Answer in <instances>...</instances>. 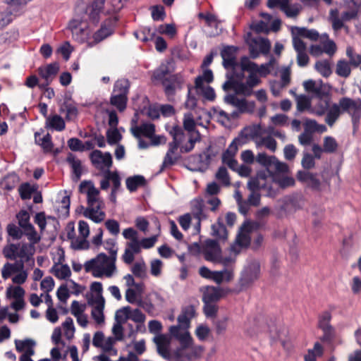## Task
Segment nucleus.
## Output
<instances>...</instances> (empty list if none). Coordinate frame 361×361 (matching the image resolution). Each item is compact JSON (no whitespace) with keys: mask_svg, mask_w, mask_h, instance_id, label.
Instances as JSON below:
<instances>
[{"mask_svg":"<svg viewBox=\"0 0 361 361\" xmlns=\"http://www.w3.org/2000/svg\"><path fill=\"white\" fill-rule=\"evenodd\" d=\"M92 343L95 347L101 348L104 351H110L115 344L113 337H105L102 331H97L93 336Z\"/></svg>","mask_w":361,"mask_h":361,"instance_id":"a878e982","label":"nucleus"},{"mask_svg":"<svg viewBox=\"0 0 361 361\" xmlns=\"http://www.w3.org/2000/svg\"><path fill=\"white\" fill-rule=\"evenodd\" d=\"M254 133L251 135L253 137H256L257 143L258 145H264L267 148H271V140L269 139V133L267 130L261 127V126H253Z\"/></svg>","mask_w":361,"mask_h":361,"instance_id":"f704fd0d","label":"nucleus"},{"mask_svg":"<svg viewBox=\"0 0 361 361\" xmlns=\"http://www.w3.org/2000/svg\"><path fill=\"white\" fill-rule=\"evenodd\" d=\"M88 303L92 307L91 311L92 318L98 326L103 325L105 322V317L104 314L105 300H102L100 298L97 300V301H88Z\"/></svg>","mask_w":361,"mask_h":361,"instance_id":"393cba45","label":"nucleus"},{"mask_svg":"<svg viewBox=\"0 0 361 361\" xmlns=\"http://www.w3.org/2000/svg\"><path fill=\"white\" fill-rule=\"evenodd\" d=\"M123 236L128 241L126 247L134 252L140 253L142 249L141 241L138 238V233L133 228H128L123 231Z\"/></svg>","mask_w":361,"mask_h":361,"instance_id":"4be33fe9","label":"nucleus"},{"mask_svg":"<svg viewBox=\"0 0 361 361\" xmlns=\"http://www.w3.org/2000/svg\"><path fill=\"white\" fill-rule=\"evenodd\" d=\"M19 265L16 264L6 263L1 271V276L4 279H8L13 274L18 271Z\"/></svg>","mask_w":361,"mask_h":361,"instance_id":"6e6d98bb","label":"nucleus"},{"mask_svg":"<svg viewBox=\"0 0 361 361\" xmlns=\"http://www.w3.org/2000/svg\"><path fill=\"white\" fill-rule=\"evenodd\" d=\"M106 177L109 180V183H112L113 185L114 188L112 193H114L121 185L120 176L116 171H110L108 170L106 171Z\"/></svg>","mask_w":361,"mask_h":361,"instance_id":"338daca9","label":"nucleus"},{"mask_svg":"<svg viewBox=\"0 0 361 361\" xmlns=\"http://www.w3.org/2000/svg\"><path fill=\"white\" fill-rule=\"evenodd\" d=\"M252 230V224L250 221H245L240 226L234 243L230 247V251L233 253L235 259L243 248L247 247L250 245V235Z\"/></svg>","mask_w":361,"mask_h":361,"instance_id":"1a4fd4ad","label":"nucleus"},{"mask_svg":"<svg viewBox=\"0 0 361 361\" xmlns=\"http://www.w3.org/2000/svg\"><path fill=\"white\" fill-rule=\"evenodd\" d=\"M36 142L41 145L46 152H50L53 149V144L51 141V136L47 134L42 138L37 139V134H35Z\"/></svg>","mask_w":361,"mask_h":361,"instance_id":"052dcab7","label":"nucleus"},{"mask_svg":"<svg viewBox=\"0 0 361 361\" xmlns=\"http://www.w3.org/2000/svg\"><path fill=\"white\" fill-rule=\"evenodd\" d=\"M130 131L132 134L135 137H140V136H145L148 138L151 137L154 132V126L152 123H145L142 124L141 126H133L130 128Z\"/></svg>","mask_w":361,"mask_h":361,"instance_id":"2f4dec72","label":"nucleus"},{"mask_svg":"<svg viewBox=\"0 0 361 361\" xmlns=\"http://www.w3.org/2000/svg\"><path fill=\"white\" fill-rule=\"evenodd\" d=\"M195 91L209 100H212L215 97L214 90L208 84L201 81V78H197L195 80Z\"/></svg>","mask_w":361,"mask_h":361,"instance_id":"4c0bfd02","label":"nucleus"},{"mask_svg":"<svg viewBox=\"0 0 361 361\" xmlns=\"http://www.w3.org/2000/svg\"><path fill=\"white\" fill-rule=\"evenodd\" d=\"M72 35L75 40L80 43H87L89 47L90 41H92L90 30L86 27L79 26L71 28Z\"/></svg>","mask_w":361,"mask_h":361,"instance_id":"72a5a7b5","label":"nucleus"},{"mask_svg":"<svg viewBox=\"0 0 361 361\" xmlns=\"http://www.w3.org/2000/svg\"><path fill=\"white\" fill-rule=\"evenodd\" d=\"M326 114L325 122L329 126L331 127L334 125L342 113L339 109V106H338L337 104H333Z\"/></svg>","mask_w":361,"mask_h":361,"instance_id":"ea45409f","label":"nucleus"},{"mask_svg":"<svg viewBox=\"0 0 361 361\" xmlns=\"http://www.w3.org/2000/svg\"><path fill=\"white\" fill-rule=\"evenodd\" d=\"M290 68L289 67L283 68L280 71V87H287L290 82Z\"/></svg>","mask_w":361,"mask_h":361,"instance_id":"69168bd1","label":"nucleus"},{"mask_svg":"<svg viewBox=\"0 0 361 361\" xmlns=\"http://www.w3.org/2000/svg\"><path fill=\"white\" fill-rule=\"evenodd\" d=\"M47 125L56 130H62L65 128L64 121L58 115H54L49 117L47 119Z\"/></svg>","mask_w":361,"mask_h":361,"instance_id":"09e8293b","label":"nucleus"},{"mask_svg":"<svg viewBox=\"0 0 361 361\" xmlns=\"http://www.w3.org/2000/svg\"><path fill=\"white\" fill-rule=\"evenodd\" d=\"M329 19L332 24V28L334 31H338L344 27L343 20L338 17V11L337 9L331 10Z\"/></svg>","mask_w":361,"mask_h":361,"instance_id":"de8ad7c7","label":"nucleus"},{"mask_svg":"<svg viewBox=\"0 0 361 361\" xmlns=\"http://www.w3.org/2000/svg\"><path fill=\"white\" fill-rule=\"evenodd\" d=\"M79 189L81 193L86 195L87 205L104 204L99 195V190L95 188L92 182H82Z\"/></svg>","mask_w":361,"mask_h":361,"instance_id":"4468645a","label":"nucleus"},{"mask_svg":"<svg viewBox=\"0 0 361 361\" xmlns=\"http://www.w3.org/2000/svg\"><path fill=\"white\" fill-rule=\"evenodd\" d=\"M237 151L238 145L235 141L233 140L222 154L223 162L233 170L235 169V167H238V162L235 159Z\"/></svg>","mask_w":361,"mask_h":361,"instance_id":"c756f323","label":"nucleus"},{"mask_svg":"<svg viewBox=\"0 0 361 361\" xmlns=\"http://www.w3.org/2000/svg\"><path fill=\"white\" fill-rule=\"evenodd\" d=\"M111 103L120 111H123L126 106V96L124 94H115L111 97Z\"/></svg>","mask_w":361,"mask_h":361,"instance_id":"0e129e2a","label":"nucleus"},{"mask_svg":"<svg viewBox=\"0 0 361 361\" xmlns=\"http://www.w3.org/2000/svg\"><path fill=\"white\" fill-rule=\"evenodd\" d=\"M144 289L145 286L142 283L136 284L133 288H128L125 293L126 301L133 305L144 307V302L142 300Z\"/></svg>","mask_w":361,"mask_h":361,"instance_id":"5701e85b","label":"nucleus"},{"mask_svg":"<svg viewBox=\"0 0 361 361\" xmlns=\"http://www.w3.org/2000/svg\"><path fill=\"white\" fill-rule=\"evenodd\" d=\"M145 178L141 176H135L126 180V186L130 191L135 190L138 187L144 185Z\"/></svg>","mask_w":361,"mask_h":361,"instance_id":"864d4df0","label":"nucleus"},{"mask_svg":"<svg viewBox=\"0 0 361 361\" xmlns=\"http://www.w3.org/2000/svg\"><path fill=\"white\" fill-rule=\"evenodd\" d=\"M131 307L130 306L122 307L115 313V320L124 324L130 319Z\"/></svg>","mask_w":361,"mask_h":361,"instance_id":"49530a36","label":"nucleus"},{"mask_svg":"<svg viewBox=\"0 0 361 361\" xmlns=\"http://www.w3.org/2000/svg\"><path fill=\"white\" fill-rule=\"evenodd\" d=\"M331 318L329 311H324L319 315L318 328L323 331V336L320 338L322 342H330L334 338V329L330 324Z\"/></svg>","mask_w":361,"mask_h":361,"instance_id":"f8f14e48","label":"nucleus"},{"mask_svg":"<svg viewBox=\"0 0 361 361\" xmlns=\"http://www.w3.org/2000/svg\"><path fill=\"white\" fill-rule=\"evenodd\" d=\"M212 235L217 237L220 239L225 240L227 238V231L226 227L222 224H216L212 226Z\"/></svg>","mask_w":361,"mask_h":361,"instance_id":"680f3d73","label":"nucleus"},{"mask_svg":"<svg viewBox=\"0 0 361 361\" xmlns=\"http://www.w3.org/2000/svg\"><path fill=\"white\" fill-rule=\"evenodd\" d=\"M272 183L276 184L280 188L285 189L294 186L295 180L288 173H272Z\"/></svg>","mask_w":361,"mask_h":361,"instance_id":"473e14b6","label":"nucleus"},{"mask_svg":"<svg viewBox=\"0 0 361 361\" xmlns=\"http://www.w3.org/2000/svg\"><path fill=\"white\" fill-rule=\"evenodd\" d=\"M336 73L342 78H347L351 73L350 63L345 60H339L336 63Z\"/></svg>","mask_w":361,"mask_h":361,"instance_id":"c03bdc74","label":"nucleus"},{"mask_svg":"<svg viewBox=\"0 0 361 361\" xmlns=\"http://www.w3.org/2000/svg\"><path fill=\"white\" fill-rule=\"evenodd\" d=\"M259 273V265L257 262H253L249 264L241 274L240 285L242 288L249 287L258 277Z\"/></svg>","mask_w":361,"mask_h":361,"instance_id":"2eb2a0df","label":"nucleus"},{"mask_svg":"<svg viewBox=\"0 0 361 361\" xmlns=\"http://www.w3.org/2000/svg\"><path fill=\"white\" fill-rule=\"evenodd\" d=\"M62 328L64 336L68 340H71L74 337L75 332L73 320L70 317L66 318L62 323Z\"/></svg>","mask_w":361,"mask_h":361,"instance_id":"a18cd8bd","label":"nucleus"},{"mask_svg":"<svg viewBox=\"0 0 361 361\" xmlns=\"http://www.w3.org/2000/svg\"><path fill=\"white\" fill-rule=\"evenodd\" d=\"M169 332L171 336L178 341V345L174 350V355L178 358L191 360L201 356L203 348L195 344L189 331L178 327H169Z\"/></svg>","mask_w":361,"mask_h":361,"instance_id":"f03ea898","label":"nucleus"},{"mask_svg":"<svg viewBox=\"0 0 361 361\" xmlns=\"http://www.w3.org/2000/svg\"><path fill=\"white\" fill-rule=\"evenodd\" d=\"M225 101L238 108L240 113H252L255 109L254 102H249L245 99H239L234 94H229L225 97Z\"/></svg>","mask_w":361,"mask_h":361,"instance_id":"412c9836","label":"nucleus"},{"mask_svg":"<svg viewBox=\"0 0 361 361\" xmlns=\"http://www.w3.org/2000/svg\"><path fill=\"white\" fill-rule=\"evenodd\" d=\"M150 274L154 277H159L162 274L164 263L161 260L154 259L150 262Z\"/></svg>","mask_w":361,"mask_h":361,"instance_id":"bf43d9fd","label":"nucleus"},{"mask_svg":"<svg viewBox=\"0 0 361 361\" xmlns=\"http://www.w3.org/2000/svg\"><path fill=\"white\" fill-rule=\"evenodd\" d=\"M16 349L18 352L22 353V355L32 356L35 353L36 342L30 338L15 341Z\"/></svg>","mask_w":361,"mask_h":361,"instance_id":"7c9ffc66","label":"nucleus"},{"mask_svg":"<svg viewBox=\"0 0 361 361\" xmlns=\"http://www.w3.org/2000/svg\"><path fill=\"white\" fill-rule=\"evenodd\" d=\"M305 204V197L302 194H293L285 200V210L292 212L300 209Z\"/></svg>","mask_w":361,"mask_h":361,"instance_id":"c85d7f7f","label":"nucleus"},{"mask_svg":"<svg viewBox=\"0 0 361 361\" xmlns=\"http://www.w3.org/2000/svg\"><path fill=\"white\" fill-rule=\"evenodd\" d=\"M202 255L207 261L221 264L225 267L229 266L235 261L230 249L228 252L223 253L217 242L211 239L202 243Z\"/></svg>","mask_w":361,"mask_h":361,"instance_id":"20e7f679","label":"nucleus"},{"mask_svg":"<svg viewBox=\"0 0 361 361\" xmlns=\"http://www.w3.org/2000/svg\"><path fill=\"white\" fill-rule=\"evenodd\" d=\"M240 67L238 73L228 75L223 89L225 91L233 90L238 94L250 96L252 93V88L259 82L257 74L261 73V69L247 57L241 59Z\"/></svg>","mask_w":361,"mask_h":361,"instance_id":"f257e3e1","label":"nucleus"},{"mask_svg":"<svg viewBox=\"0 0 361 361\" xmlns=\"http://www.w3.org/2000/svg\"><path fill=\"white\" fill-rule=\"evenodd\" d=\"M169 71L166 67L161 66L159 69L157 70L153 75L152 80L154 82H161L164 87L165 92L168 95L173 94L177 85L174 82L171 83L170 81L166 78L168 75Z\"/></svg>","mask_w":361,"mask_h":361,"instance_id":"aec40b11","label":"nucleus"},{"mask_svg":"<svg viewBox=\"0 0 361 361\" xmlns=\"http://www.w3.org/2000/svg\"><path fill=\"white\" fill-rule=\"evenodd\" d=\"M314 66L316 70L325 78L329 77L332 73L330 63L327 60L317 61Z\"/></svg>","mask_w":361,"mask_h":361,"instance_id":"8fccbe9b","label":"nucleus"},{"mask_svg":"<svg viewBox=\"0 0 361 361\" xmlns=\"http://www.w3.org/2000/svg\"><path fill=\"white\" fill-rule=\"evenodd\" d=\"M68 238L71 240V246L76 250H85L89 247V243L84 238L75 236L74 224L69 223L66 226Z\"/></svg>","mask_w":361,"mask_h":361,"instance_id":"bb28decb","label":"nucleus"},{"mask_svg":"<svg viewBox=\"0 0 361 361\" xmlns=\"http://www.w3.org/2000/svg\"><path fill=\"white\" fill-rule=\"evenodd\" d=\"M199 274L202 277L212 280L218 284L228 282L233 278V271L227 269L221 271H212L206 267H202L199 269Z\"/></svg>","mask_w":361,"mask_h":361,"instance_id":"9b49d317","label":"nucleus"},{"mask_svg":"<svg viewBox=\"0 0 361 361\" xmlns=\"http://www.w3.org/2000/svg\"><path fill=\"white\" fill-rule=\"evenodd\" d=\"M337 104L342 114L346 113L350 116L353 126H357L361 118V99H353L343 97Z\"/></svg>","mask_w":361,"mask_h":361,"instance_id":"6e6552de","label":"nucleus"},{"mask_svg":"<svg viewBox=\"0 0 361 361\" xmlns=\"http://www.w3.org/2000/svg\"><path fill=\"white\" fill-rule=\"evenodd\" d=\"M104 203L102 204H92L87 205V207L80 206L77 211L83 214L86 218H88L95 223L102 221L105 218V213L103 211Z\"/></svg>","mask_w":361,"mask_h":361,"instance_id":"dca6fc26","label":"nucleus"},{"mask_svg":"<svg viewBox=\"0 0 361 361\" xmlns=\"http://www.w3.org/2000/svg\"><path fill=\"white\" fill-rule=\"evenodd\" d=\"M330 97L318 99L317 104L314 106V111L317 116H323L326 114L330 107Z\"/></svg>","mask_w":361,"mask_h":361,"instance_id":"79ce46f5","label":"nucleus"},{"mask_svg":"<svg viewBox=\"0 0 361 361\" xmlns=\"http://www.w3.org/2000/svg\"><path fill=\"white\" fill-rule=\"evenodd\" d=\"M15 274L16 275L12 278V281L13 283L19 286L24 283L26 281L28 274L27 271L24 269V266L23 263H21L19 265L18 271Z\"/></svg>","mask_w":361,"mask_h":361,"instance_id":"5fc2aeb1","label":"nucleus"},{"mask_svg":"<svg viewBox=\"0 0 361 361\" xmlns=\"http://www.w3.org/2000/svg\"><path fill=\"white\" fill-rule=\"evenodd\" d=\"M24 289L20 286H8L6 290V298L13 300L11 302V307L16 312L24 309L25 302L24 300Z\"/></svg>","mask_w":361,"mask_h":361,"instance_id":"9d476101","label":"nucleus"},{"mask_svg":"<svg viewBox=\"0 0 361 361\" xmlns=\"http://www.w3.org/2000/svg\"><path fill=\"white\" fill-rule=\"evenodd\" d=\"M20 227L23 230L32 226L30 222V214L25 210H21L16 215Z\"/></svg>","mask_w":361,"mask_h":361,"instance_id":"3c124183","label":"nucleus"},{"mask_svg":"<svg viewBox=\"0 0 361 361\" xmlns=\"http://www.w3.org/2000/svg\"><path fill=\"white\" fill-rule=\"evenodd\" d=\"M53 266L50 272L58 279L68 281L71 276L69 266L65 263V252L61 247H56L51 252Z\"/></svg>","mask_w":361,"mask_h":361,"instance_id":"423d86ee","label":"nucleus"},{"mask_svg":"<svg viewBox=\"0 0 361 361\" xmlns=\"http://www.w3.org/2000/svg\"><path fill=\"white\" fill-rule=\"evenodd\" d=\"M297 178L300 182L307 184V186L312 191L321 192L322 190V183L317 178V174L307 171H299L297 173Z\"/></svg>","mask_w":361,"mask_h":361,"instance_id":"6ab92c4d","label":"nucleus"},{"mask_svg":"<svg viewBox=\"0 0 361 361\" xmlns=\"http://www.w3.org/2000/svg\"><path fill=\"white\" fill-rule=\"evenodd\" d=\"M154 341L157 345L159 355L164 358L170 357L171 338L165 334H159L154 337Z\"/></svg>","mask_w":361,"mask_h":361,"instance_id":"cd10ccee","label":"nucleus"},{"mask_svg":"<svg viewBox=\"0 0 361 361\" xmlns=\"http://www.w3.org/2000/svg\"><path fill=\"white\" fill-rule=\"evenodd\" d=\"M338 148V144L335 138L327 136L324 139L323 149L326 153H334Z\"/></svg>","mask_w":361,"mask_h":361,"instance_id":"4d7b16f0","label":"nucleus"},{"mask_svg":"<svg viewBox=\"0 0 361 361\" xmlns=\"http://www.w3.org/2000/svg\"><path fill=\"white\" fill-rule=\"evenodd\" d=\"M59 70L58 63H51L47 66L40 67L38 69L39 75L44 78L48 85L55 77Z\"/></svg>","mask_w":361,"mask_h":361,"instance_id":"c9c22d12","label":"nucleus"},{"mask_svg":"<svg viewBox=\"0 0 361 361\" xmlns=\"http://www.w3.org/2000/svg\"><path fill=\"white\" fill-rule=\"evenodd\" d=\"M116 20V18H114L105 21L100 29L91 35L92 41H90L89 47H93L111 35L113 32Z\"/></svg>","mask_w":361,"mask_h":361,"instance_id":"f3484780","label":"nucleus"},{"mask_svg":"<svg viewBox=\"0 0 361 361\" xmlns=\"http://www.w3.org/2000/svg\"><path fill=\"white\" fill-rule=\"evenodd\" d=\"M37 247L26 242H21L18 244H7L3 248L4 256L11 260L19 258L23 262H31L34 264L33 256L36 252Z\"/></svg>","mask_w":361,"mask_h":361,"instance_id":"39448f33","label":"nucleus"},{"mask_svg":"<svg viewBox=\"0 0 361 361\" xmlns=\"http://www.w3.org/2000/svg\"><path fill=\"white\" fill-rule=\"evenodd\" d=\"M107 141L110 145L116 144L121 138L122 135L117 128H109L106 132Z\"/></svg>","mask_w":361,"mask_h":361,"instance_id":"774afa93","label":"nucleus"},{"mask_svg":"<svg viewBox=\"0 0 361 361\" xmlns=\"http://www.w3.org/2000/svg\"><path fill=\"white\" fill-rule=\"evenodd\" d=\"M90 159L93 165L99 170L107 171L112 166V157L109 152L94 150L90 154Z\"/></svg>","mask_w":361,"mask_h":361,"instance_id":"a211bd4d","label":"nucleus"},{"mask_svg":"<svg viewBox=\"0 0 361 361\" xmlns=\"http://www.w3.org/2000/svg\"><path fill=\"white\" fill-rule=\"evenodd\" d=\"M23 235L27 238L29 243L33 246H35L40 242L41 240V235L39 234L35 227L32 226L23 231Z\"/></svg>","mask_w":361,"mask_h":361,"instance_id":"a19ab883","label":"nucleus"},{"mask_svg":"<svg viewBox=\"0 0 361 361\" xmlns=\"http://www.w3.org/2000/svg\"><path fill=\"white\" fill-rule=\"evenodd\" d=\"M236 50V48L234 47H228L224 48L221 51L224 66L231 71L227 74L228 80L229 75L233 73H238L241 69L240 63L238 64L235 61Z\"/></svg>","mask_w":361,"mask_h":361,"instance_id":"ddd939ff","label":"nucleus"},{"mask_svg":"<svg viewBox=\"0 0 361 361\" xmlns=\"http://www.w3.org/2000/svg\"><path fill=\"white\" fill-rule=\"evenodd\" d=\"M323 353V346L319 342H316L314 345V348L307 350V353L304 356V360L317 361V357H321Z\"/></svg>","mask_w":361,"mask_h":361,"instance_id":"37998d69","label":"nucleus"},{"mask_svg":"<svg viewBox=\"0 0 361 361\" xmlns=\"http://www.w3.org/2000/svg\"><path fill=\"white\" fill-rule=\"evenodd\" d=\"M90 290L94 293V295L88 301H97L99 299L104 300L102 296V284L100 282H93L90 286Z\"/></svg>","mask_w":361,"mask_h":361,"instance_id":"e2e57ef3","label":"nucleus"},{"mask_svg":"<svg viewBox=\"0 0 361 361\" xmlns=\"http://www.w3.org/2000/svg\"><path fill=\"white\" fill-rule=\"evenodd\" d=\"M221 297L220 289L213 286L204 288L203 292V301L204 303L213 302L219 300Z\"/></svg>","mask_w":361,"mask_h":361,"instance_id":"58836bf2","label":"nucleus"},{"mask_svg":"<svg viewBox=\"0 0 361 361\" xmlns=\"http://www.w3.org/2000/svg\"><path fill=\"white\" fill-rule=\"evenodd\" d=\"M346 55L349 58V63L354 67H358L361 64V54H355L351 47L346 49Z\"/></svg>","mask_w":361,"mask_h":361,"instance_id":"13d9d810","label":"nucleus"},{"mask_svg":"<svg viewBox=\"0 0 361 361\" xmlns=\"http://www.w3.org/2000/svg\"><path fill=\"white\" fill-rule=\"evenodd\" d=\"M260 16L264 18L258 22L252 23L251 27L258 33L267 34L271 28V18L269 14L261 13Z\"/></svg>","mask_w":361,"mask_h":361,"instance_id":"e433bc0d","label":"nucleus"},{"mask_svg":"<svg viewBox=\"0 0 361 361\" xmlns=\"http://www.w3.org/2000/svg\"><path fill=\"white\" fill-rule=\"evenodd\" d=\"M195 317V310L192 306H188L183 309L180 314L177 317L178 324L170 327H178L180 329L189 331L190 321Z\"/></svg>","mask_w":361,"mask_h":361,"instance_id":"b1692460","label":"nucleus"},{"mask_svg":"<svg viewBox=\"0 0 361 361\" xmlns=\"http://www.w3.org/2000/svg\"><path fill=\"white\" fill-rule=\"evenodd\" d=\"M8 310L9 307L8 306H4L0 309V322L8 317L9 322L12 324L18 323L19 321V315L16 312L9 313Z\"/></svg>","mask_w":361,"mask_h":361,"instance_id":"603ef678","label":"nucleus"},{"mask_svg":"<svg viewBox=\"0 0 361 361\" xmlns=\"http://www.w3.org/2000/svg\"><path fill=\"white\" fill-rule=\"evenodd\" d=\"M122 6L121 0H94L88 11L90 18L96 20L99 13H115Z\"/></svg>","mask_w":361,"mask_h":361,"instance_id":"0eeeda50","label":"nucleus"},{"mask_svg":"<svg viewBox=\"0 0 361 361\" xmlns=\"http://www.w3.org/2000/svg\"><path fill=\"white\" fill-rule=\"evenodd\" d=\"M116 256H107L104 253L99 254L96 257L87 261L84 269L96 278H111L117 272L116 265Z\"/></svg>","mask_w":361,"mask_h":361,"instance_id":"7ed1b4c3","label":"nucleus"}]
</instances>
